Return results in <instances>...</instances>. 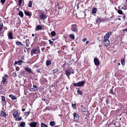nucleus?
<instances>
[{
  "instance_id": "f3484780",
  "label": "nucleus",
  "mask_w": 127,
  "mask_h": 127,
  "mask_svg": "<svg viewBox=\"0 0 127 127\" xmlns=\"http://www.w3.org/2000/svg\"><path fill=\"white\" fill-rule=\"evenodd\" d=\"M18 113V111H15L13 113L12 115L14 117H16Z\"/></svg>"
},
{
  "instance_id": "4468645a",
  "label": "nucleus",
  "mask_w": 127,
  "mask_h": 127,
  "mask_svg": "<svg viewBox=\"0 0 127 127\" xmlns=\"http://www.w3.org/2000/svg\"><path fill=\"white\" fill-rule=\"evenodd\" d=\"M1 100L3 102V103H4L5 104L6 103V101L5 97L3 96H1Z\"/></svg>"
},
{
  "instance_id": "e2e57ef3",
  "label": "nucleus",
  "mask_w": 127,
  "mask_h": 127,
  "mask_svg": "<svg viewBox=\"0 0 127 127\" xmlns=\"http://www.w3.org/2000/svg\"><path fill=\"white\" fill-rule=\"evenodd\" d=\"M34 34H32V36H34Z\"/></svg>"
},
{
  "instance_id": "a211bd4d",
  "label": "nucleus",
  "mask_w": 127,
  "mask_h": 127,
  "mask_svg": "<svg viewBox=\"0 0 127 127\" xmlns=\"http://www.w3.org/2000/svg\"><path fill=\"white\" fill-rule=\"evenodd\" d=\"M25 70L29 73H31L32 72V70L31 69L28 67H26L25 68Z\"/></svg>"
},
{
  "instance_id": "7ed1b4c3",
  "label": "nucleus",
  "mask_w": 127,
  "mask_h": 127,
  "mask_svg": "<svg viewBox=\"0 0 127 127\" xmlns=\"http://www.w3.org/2000/svg\"><path fill=\"white\" fill-rule=\"evenodd\" d=\"M72 72V73H73V72L72 71V70L71 69H67L65 71V74L69 79V76Z\"/></svg>"
},
{
  "instance_id": "c9c22d12",
  "label": "nucleus",
  "mask_w": 127,
  "mask_h": 127,
  "mask_svg": "<svg viewBox=\"0 0 127 127\" xmlns=\"http://www.w3.org/2000/svg\"><path fill=\"white\" fill-rule=\"evenodd\" d=\"M22 0H19V6H21V4L22 2Z\"/></svg>"
},
{
  "instance_id": "1a4fd4ad",
  "label": "nucleus",
  "mask_w": 127,
  "mask_h": 127,
  "mask_svg": "<svg viewBox=\"0 0 127 127\" xmlns=\"http://www.w3.org/2000/svg\"><path fill=\"white\" fill-rule=\"evenodd\" d=\"M37 90V87L35 85L33 86V87L30 89V90L31 92H34Z\"/></svg>"
},
{
  "instance_id": "ddd939ff",
  "label": "nucleus",
  "mask_w": 127,
  "mask_h": 127,
  "mask_svg": "<svg viewBox=\"0 0 127 127\" xmlns=\"http://www.w3.org/2000/svg\"><path fill=\"white\" fill-rule=\"evenodd\" d=\"M84 81H82L81 82H79L78 83V87H80L82 86L84 84Z\"/></svg>"
},
{
  "instance_id": "39448f33",
  "label": "nucleus",
  "mask_w": 127,
  "mask_h": 127,
  "mask_svg": "<svg viewBox=\"0 0 127 127\" xmlns=\"http://www.w3.org/2000/svg\"><path fill=\"white\" fill-rule=\"evenodd\" d=\"M73 114L74 116V120L75 121H78L79 120L78 115L75 112Z\"/></svg>"
},
{
  "instance_id": "2f4dec72",
  "label": "nucleus",
  "mask_w": 127,
  "mask_h": 127,
  "mask_svg": "<svg viewBox=\"0 0 127 127\" xmlns=\"http://www.w3.org/2000/svg\"><path fill=\"white\" fill-rule=\"evenodd\" d=\"M109 37L108 36L107 34H106L104 36V39H109Z\"/></svg>"
},
{
  "instance_id": "13d9d810",
  "label": "nucleus",
  "mask_w": 127,
  "mask_h": 127,
  "mask_svg": "<svg viewBox=\"0 0 127 127\" xmlns=\"http://www.w3.org/2000/svg\"><path fill=\"white\" fill-rule=\"evenodd\" d=\"M89 43V41H86V44H88Z\"/></svg>"
},
{
  "instance_id": "b1692460",
  "label": "nucleus",
  "mask_w": 127,
  "mask_h": 127,
  "mask_svg": "<svg viewBox=\"0 0 127 127\" xmlns=\"http://www.w3.org/2000/svg\"><path fill=\"white\" fill-rule=\"evenodd\" d=\"M50 124L51 126H53L55 125V123L54 122L51 121L50 123Z\"/></svg>"
},
{
  "instance_id": "c03bdc74",
  "label": "nucleus",
  "mask_w": 127,
  "mask_h": 127,
  "mask_svg": "<svg viewBox=\"0 0 127 127\" xmlns=\"http://www.w3.org/2000/svg\"><path fill=\"white\" fill-rule=\"evenodd\" d=\"M98 19H99V18L98 17H97V18L96 19V22L97 23H98L99 24V23H99V20H98Z\"/></svg>"
},
{
  "instance_id": "09e8293b",
  "label": "nucleus",
  "mask_w": 127,
  "mask_h": 127,
  "mask_svg": "<svg viewBox=\"0 0 127 127\" xmlns=\"http://www.w3.org/2000/svg\"><path fill=\"white\" fill-rule=\"evenodd\" d=\"M66 64L65 63L63 65V67H65V66L66 65Z\"/></svg>"
},
{
  "instance_id": "393cba45",
  "label": "nucleus",
  "mask_w": 127,
  "mask_h": 127,
  "mask_svg": "<svg viewBox=\"0 0 127 127\" xmlns=\"http://www.w3.org/2000/svg\"><path fill=\"white\" fill-rule=\"evenodd\" d=\"M121 64L122 65H124L125 64V62L124 59L122 58L121 60Z\"/></svg>"
},
{
  "instance_id": "9b49d317",
  "label": "nucleus",
  "mask_w": 127,
  "mask_h": 127,
  "mask_svg": "<svg viewBox=\"0 0 127 127\" xmlns=\"http://www.w3.org/2000/svg\"><path fill=\"white\" fill-rule=\"evenodd\" d=\"M7 115L6 113L3 111H2L0 113V116L2 117H5Z\"/></svg>"
},
{
  "instance_id": "4d7b16f0",
  "label": "nucleus",
  "mask_w": 127,
  "mask_h": 127,
  "mask_svg": "<svg viewBox=\"0 0 127 127\" xmlns=\"http://www.w3.org/2000/svg\"><path fill=\"white\" fill-rule=\"evenodd\" d=\"M45 49V48L44 47H42L41 49V50H42V51H43Z\"/></svg>"
},
{
  "instance_id": "3c124183",
  "label": "nucleus",
  "mask_w": 127,
  "mask_h": 127,
  "mask_svg": "<svg viewBox=\"0 0 127 127\" xmlns=\"http://www.w3.org/2000/svg\"><path fill=\"white\" fill-rule=\"evenodd\" d=\"M87 40V39L86 38H84L83 39V41L84 42H85V41H86Z\"/></svg>"
},
{
  "instance_id": "603ef678",
  "label": "nucleus",
  "mask_w": 127,
  "mask_h": 127,
  "mask_svg": "<svg viewBox=\"0 0 127 127\" xmlns=\"http://www.w3.org/2000/svg\"><path fill=\"white\" fill-rule=\"evenodd\" d=\"M18 61V62L19 63H21L22 62H23V61H22L21 60H19Z\"/></svg>"
},
{
  "instance_id": "aec40b11",
  "label": "nucleus",
  "mask_w": 127,
  "mask_h": 127,
  "mask_svg": "<svg viewBox=\"0 0 127 127\" xmlns=\"http://www.w3.org/2000/svg\"><path fill=\"white\" fill-rule=\"evenodd\" d=\"M3 26V24L0 21V32L2 31V28Z\"/></svg>"
},
{
  "instance_id": "2eb2a0df",
  "label": "nucleus",
  "mask_w": 127,
  "mask_h": 127,
  "mask_svg": "<svg viewBox=\"0 0 127 127\" xmlns=\"http://www.w3.org/2000/svg\"><path fill=\"white\" fill-rule=\"evenodd\" d=\"M9 96L11 98L12 100H14L16 99V97L13 95H9Z\"/></svg>"
},
{
  "instance_id": "58836bf2",
  "label": "nucleus",
  "mask_w": 127,
  "mask_h": 127,
  "mask_svg": "<svg viewBox=\"0 0 127 127\" xmlns=\"http://www.w3.org/2000/svg\"><path fill=\"white\" fill-rule=\"evenodd\" d=\"M22 118L21 117H18V118H17L16 119V121H20L22 119Z\"/></svg>"
},
{
  "instance_id": "8fccbe9b",
  "label": "nucleus",
  "mask_w": 127,
  "mask_h": 127,
  "mask_svg": "<svg viewBox=\"0 0 127 127\" xmlns=\"http://www.w3.org/2000/svg\"><path fill=\"white\" fill-rule=\"evenodd\" d=\"M36 71L39 72H40V69H37L36 70Z\"/></svg>"
},
{
  "instance_id": "a18cd8bd",
  "label": "nucleus",
  "mask_w": 127,
  "mask_h": 127,
  "mask_svg": "<svg viewBox=\"0 0 127 127\" xmlns=\"http://www.w3.org/2000/svg\"><path fill=\"white\" fill-rule=\"evenodd\" d=\"M29 41L28 39H27L26 40V43H29Z\"/></svg>"
},
{
  "instance_id": "a878e982",
  "label": "nucleus",
  "mask_w": 127,
  "mask_h": 127,
  "mask_svg": "<svg viewBox=\"0 0 127 127\" xmlns=\"http://www.w3.org/2000/svg\"><path fill=\"white\" fill-rule=\"evenodd\" d=\"M41 127H48V126L43 123H41Z\"/></svg>"
},
{
  "instance_id": "20e7f679",
  "label": "nucleus",
  "mask_w": 127,
  "mask_h": 127,
  "mask_svg": "<svg viewBox=\"0 0 127 127\" xmlns=\"http://www.w3.org/2000/svg\"><path fill=\"white\" fill-rule=\"evenodd\" d=\"M103 42L104 45L107 47L109 45L110 42L109 40L108 39H104Z\"/></svg>"
},
{
  "instance_id": "ea45409f",
  "label": "nucleus",
  "mask_w": 127,
  "mask_h": 127,
  "mask_svg": "<svg viewBox=\"0 0 127 127\" xmlns=\"http://www.w3.org/2000/svg\"><path fill=\"white\" fill-rule=\"evenodd\" d=\"M76 104H72V106L73 109H74L75 108Z\"/></svg>"
},
{
  "instance_id": "6e6d98bb",
  "label": "nucleus",
  "mask_w": 127,
  "mask_h": 127,
  "mask_svg": "<svg viewBox=\"0 0 127 127\" xmlns=\"http://www.w3.org/2000/svg\"><path fill=\"white\" fill-rule=\"evenodd\" d=\"M26 46L27 47H28L29 46V43H26Z\"/></svg>"
},
{
  "instance_id": "412c9836",
  "label": "nucleus",
  "mask_w": 127,
  "mask_h": 127,
  "mask_svg": "<svg viewBox=\"0 0 127 127\" xmlns=\"http://www.w3.org/2000/svg\"><path fill=\"white\" fill-rule=\"evenodd\" d=\"M19 15L22 18L23 17V13L22 11H20L18 13Z\"/></svg>"
},
{
  "instance_id": "dca6fc26",
  "label": "nucleus",
  "mask_w": 127,
  "mask_h": 127,
  "mask_svg": "<svg viewBox=\"0 0 127 127\" xmlns=\"http://www.w3.org/2000/svg\"><path fill=\"white\" fill-rule=\"evenodd\" d=\"M8 36V38L10 39H12L13 38L12 33L11 32L9 33Z\"/></svg>"
},
{
  "instance_id": "c85d7f7f",
  "label": "nucleus",
  "mask_w": 127,
  "mask_h": 127,
  "mask_svg": "<svg viewBox=\"0 0 127 127\" xmlns=\"http://www.w3.org/2000/svg\"><path fill=\"white\" fill-rule=\"evenodd\" d=\"M25 125V123L24 122H22L20 124V125L22 127H24Z\"/></svg>"
},
{
  "instance_id": "9d476101",
  "label": "nucleus",
  "mask_w": 127,
  "mask_h": 127,
  "mask_svg": "<svg viewBox=\"0 0 127 127\" xmlns=\"http://www.w3.org/2000/svg\"><path fill=\"white\" fill-rule=\"evenodd\" d=\"M95 64L96 65H98L99 64V62L98 59L96 58H95L94 60Z\"/></svg>"
},
{
  "instance_id": "4be33fe9",
  "label": "nucleus",
  "mask_w": 127,
  "mask_h": 127,
  "mask_svg": "<svg viewBox=\"0 0 127 127\" xmlns=\"http://www.w3.org/2000/svg\"><path fill=\"white\" fill-rule=\"evenodd\" d=\"M51 64V60H47L46 65L47 66H49Z\"/></svg>"
},
{
  "instance_id": "69168bd1",
  "label": "nucleus",
  "mask_w": 127,
  "mask_h": 127,
  "mask_svg": "<svg viewBox=\"0 0 127 127\" xmlns=\"http://www.w3.org/2000/svg\"><path fill=\"white\" fill-rule=\"evenodd\" d=\"M118 19L119 20H121V19L120 18H118Z\"/></svg>"
},
{
  "instance_id": "4c0bfd02",
  "label": "nucleus",
  "mask_w": 127,
  "mask_h": 127,
  "mask_svg": "<svg viewBox=\"0 0 127 127\" xmlns=\"http://www.w3.org/2000/svg\"><path fill=\"white\" fill-rule=\"evenodd\" d=\"M110 93L111 94H114V93L113 92V90L112 88L110 90Z\"/></svg>"
},
{
  "instance_id": "37998d69",
  "label": "nucleus",
  "mask_w": 127,
  "mask_h": 127,
  "mask_svg": "<svg viewBox=\"0 0 127 127\" xmlns=\"http://www.w3.org/2000/svg\"><path fill=\"white\" fill-rule=\"evenodd\" d=\"M6 0H1L0 2L2 3H5Z\"/></svg>"
},
{
  "instance_id": "5701e85b",
  "label": "nucleus",
  "mask_w": 127,
  "mask_h": 127,
  "mask_svg": "<svg viewBox=\"0 0 127 127\" xmlns=\"http://www.w3.org/2000/svg\"><path fill=\"white\" fill-rule=\"evenodd\" d=\"M51 35L53 36H54L56 35V33L55 31H53L51 33Z\"/></svg>"
},
{
  "instance_id": "774afa93",
  "label": "nucleus",
  "mask_w": 127,
  "mask_h": 127,
  "mask_svg": "<svg viewBox=\"0 0 127 127\" xmlns=\"http://www.w3.org/2000/svg\"><path fill=\"white\" fill-rule=\"evenodd\" d=\"M66 89H67V90H68V88L67 87H66Z\"/></svg>"
},
{
  "instance_id": "680f3d73",
  "label": "nucleus",
  "mask_w": 127,
  "mask_h": 127,
  "mask_svg": "<svg viewBox=\"0 0 127 127\" xmlns=\"http://www.w3.org/2000/svg\"><path fill=\"white\" fill-rule=\"evenodd\" d=\"M37 38V37H35V38H34V41H36L35 40L36 39V38Z\"/></svg>"
},
{
  "instance_id": "6e6552de",
  "label": "nucleus",
  "mask_w": 127,
  "mask_h": 127,
  "mask_svg": "<svg viewBox=\"0 0 127 127\" xmlns=\"http://www.w3.org/2000/svg\"><path fill=\"white\" fill-rule=\"evenodd\" d=\"M41 20H43L45 19L47 16L45 15V14L44 13L41 14L39 16Z\"/></svg>"
},
{
  "instance_id": "f257e3e1",
  "label": "nucleus",
  "mask_w": 127,
  "mask_h": 127,
  "mask_svg": "<svg viewBox=\"0 0 127 127\" xmlns=\"http://www.w3.org/2000/svg\"><path fill=\"white\" fill-rule=\"evenodd\" d=\"M8 77V76L7 74H5L4 76L2 77V80L1 82V85L0 86V88H3L2 85L6 84L7 83L8 81L7 80Z\"/></svg>"
},
{
  "instance_id": "6ab92c4d",
  "label": "nucleus",
  "mask_w": 127,
  "mask_h": 127,
  "mask_svg": "<svg viewBox=\"0 0 127 127\" xmlns=\"http://www.w3.org/2000/svg\"><path fill=\"white\" fill-rule=\"evenodd\" d=\"M25 13L26 15L28 16H31L32 15V14L29 11H25Z\"/></svg>"
},
{
  "instance_id": "e433bc0d",
  "label": "nucleus",
  "mask_w": 127,
  "mask_h": 127,
  "mask_svg": "<svg viewBox=\"0 0 127 127\" xmlns=\"http://www.w3.org/2000/svg\"><path fill=\"white\" fill-rule=\"evenodd\" d=\"M112 32H109L107 33H106L107 35L109 37L112 34Z\"/></svg>"
},
{
  "instance_id": "f704fd0d",
  "label": "nucleus",
  "mask_w": 127,
  "mask_h": 127,
  "mask_svg": "<svg viewBox=\"0 0 127 127\" xmlns=\"http://www.w3.org/2000/svg\"><path fill=\"white\" fill-rule=\"evenodd\" d=\"M30 113V112H25V115L27 117V116Z\"/></svg>"
},
{
  "instance_id": "473e14b6",
  "label": "nucleus",
  "mask_w": 127,
  "mask_h": 127,
  "mask_svg": "<svg viewBox=\"0 0 127 127\" xmlns=\"http://www.w3.org/2000/svg\"><path fill=\"white\" fill-rule=\"evenodd\" d=\"M32 2L31 1H30L29 2L28 6L29 7H31L32 6Z\"/></svg>"
},
{
  "instance_id": "f03ea898",
  "label": "nucleus",
  "mask_w": 127,
  "mask_h": 127,
  "mask_svg": "<svg viewBox=\"0 0 127 127\" xmlns=\"http://www.w3.org/2000/svg\"><path fill=\"white\" fill-rule=\"evenodd\" d=\"M70 30L72 31L76 32L77 34V26L76 24L72 25L70 28Z\"/></svg>"
},
{
  "instance_id": "79ce46f5",
  "label": "nucleus",
  "mask_w": 127,
  "mask_h": 127,
  "mask_svg": "<svg viewBox=\"0 0 127 127\" xmlns=\"http://www.w3.org/2000/svg\"><path fill=\"white\" fill-rule=\"evenodd\" d=\"M49 43L50 44H53V41H51V40H49Z\"/></svg>"
},
{
  "instance_id": "052dcab7",
  "label": "nucleus",
  "mask_w": 127,
  "mask_h": 127,
  "mask_svg": "<svg viewBox=\"0 0 127 127\" xmlns=\"http://www.w3.org/2000/svg\"><path fill=\"white\" fill-rule=\"evenodd\" d=\"M22 111H24L25 110V109H22Z\"/></svg>"
},
{
  "instance_id": "338daca9",
  "label": "nucleus",
  "mask_w": 127,
  "mask_h": 127,
  "mask_svg": "<svg viewBox=\"0 0 127 127\" xmlns=\"http://www.w3.org/2000/svg\"><path fill=\"white\" fill-rule=\"evenodd\" d=\"M52 40H53V41H54L55 40V39L54 38H52Z\"/></svg>"
},
{
  "instance_id": "a19ab883",
  "label": "nucleus",
  "mask_w": 127,
  "mask_h": 127,
  "mask_svg": "<svg viewBox=\"0 0 127 127\" xmlns=\"http://www.w3.org/2000/svg\"><path fill=\"white\" fill-rule=\"evenodd\" d=\"M58 70L57 69H55L53 70V73H55L58 72Z\"/></svg>"
},
{
  "instance_id": "0eeeda50",
  "label": "nucleus",
  "mask_w": 127,
  "mask_h": 127,
  "mask_svg": "<svg viewBox=\"0 0 127 127\" xmlns=\"http://www.w3.org/2000/svg\"><path fill=\"white\" fill-rule=\"evenodd\" d=\"M31 51L33 53H39L40 52V50L38 48L32 49Z\"/></svg>"
},
{
  "instance_id": "5fc2aeb1",
  "label": "nucleus",
  "mask_w": 127,
  "mask_h": 127,
  "mask_svg": "<svg viewBox=\"0 0 127 127\" xmlns=\"http://www.w3.org/2000/svg\"><path fill=\"white\" fill-rule=\"evenodd\" d=\"M18 63H19L18 62H18L15 61L14 64V65H15L16 64H18Z\"/></svg>"
},
{
  "instance_id": "0e129e2a",
  "label": "nucleus",
  "mask_w": 127,
  "mask_h": 127,
  "mask_svg": "<svg viewBox=\"0 0 127 127\" xmlns=\"http://www.w3.org/2000/svg\"><path fill=\"white\" fill-rule=\"evenodd\" d=\"M17 10H18V11H19V10H20V9H19V8H17Z\"/></svg>"
},
{
  "instance_id": "72a5a7b5",
  "label": "nucleus",
  "mask_w": 127,
  "mask_h": 127,
  "mask_svg": "<svg viewBox=\"0 0 127 127\" xmlns=\"http://www.w3.org/2000/svg\"><path fill=\"white\" fill-rule=\"evenodd\" d=\"M77 93L78 94L80 95H81L82 94V92L80 90H78L77 91Z\"/></svg>"
},
{
  "instance_id": "bb28decb",
  "label": "nucleus",
  "mask_w": 127,
  "mask_h": 127,
  "mask_svg": "<svg viewBox=\"0 0 127 127\" xmlns=\"http://www.w3.org/2000/svg\"><path fill=\"white\" fill-rule=\"evenodd\" d=\"M96 8H94L93 9L92 12L94 14H95L96 12Z\"/></svg>"
},
{
  "instance_id": "49530a36",
  "label": "nucleus",
  "mask_w": 127,
  "mask_h": 127,
  "mask_svg": "<svg viewBox=\"0 0 127 127\" xmlns=\"http://www.w3.org/2000/svg\"><path fill=\"white\" fill-rule=\"evenodd\" d=\"M73 85L75 86H78V83H74L73 84Z\"/></svg>"
},
{
  "instance_id": "423d86ee",
  "label": "nucleus",
  "mask_w": 127,
  "mask_h": 127,
  "mask_svg": "<svg viewBox=\"0 0 127 127\" xmlns=\"http://www.w3.org/2000/svg\"><path fill=\"white\" fill-rule=\"evenodd\" d=\"M37 123V122H32L29 124L31 127H36Z\"/></svg>"
},
{
  "instance_id": "864d4df0",
  "label": "nucleus",
  "mask_w": 127,
  "mask_h": 127,
  "mask_svg": "<svg viewBox=\"0 0 127 127\" xmlns=\"http://www.w3.org/2000/svg\"><path fill=\"white\" fill-rule=\"evenodd\" d=\"M19 67H17L16 68V70H17V71H18L19 70Z\"/></svg>"
},
{
  "instance_id": "f8f14e48",
  "label": "nucleus",
  "mask_w": 127,
  "mask_h": 127,
  "mask_svg": "<svg viewBox=\"0 0 127 127\" xmlns=\"http://www.w3.org/2000/svg\"><path fill=\"white\" fill-rule=\"evenodd\" d=\"M42 28L40 25H38L36 27L35 30L36 31H38L41 30Z\"/></svg>"
},
{
  "instance_id": "cd10ccee",
  "label": "nucleus",
  "mask_w": 127,
  "mask_h": 127,
  "mask_svg": "<svg viewBox=\"0 0 127 127\" xmlns=\"http://www.w3.org/2000/svg\"><path fill=\"white\" fill-rule=\"evenodd\" d=\"M69 36L72 39L74 40V39L75 37L74 35L73 34H70L69 35Z\"/></svg>"
},
{
  "instance_id": "bf43d9fd",
  "label": "nucleus",
  "mask_w": 127,
  "mask_h": 127,
  "mask_svg": "<svg viewBox=\"0 0 127 127\" xmlns=\"http://www.w3.org/2000/svg\"><path fill=\"white\" fill-rule=\"evenodd\" d=\"M123 31H127V29H126L125 30H123Z\"/></svg>"
},
{
  "instance_id": "de8ad7c7",
  "label": "nucleus",
  "mask_w": 127,
  "mask_h": 127,
  "mask_svg": "<svg viewBox=\"0 0 127 127\" xmlns=\"http://www.w3.org/2000/svg\"><path fill=\"white\" fill-rule=\"evenodd\" d=\"M99 23L102 20V19L101 18H99Z\"/></svg>"
},
{
  "instance_id": "7c9ffc66",
  "label": "nucleus",
  "mask_w": 127,
  "mask_h": 127,
  "mask_svg": "<svg viewBox=\"0 0 127 127\" xmlns=\"http://www.w3.org/2000/svg\"><path fill=\"white\" fill-rule=\"evenodd\" d=\"M117 11L118 13L120 14L123 15V14H124L123 12V11L121 10H119Z\"/></svg>"
},
{
  "instance_id": "c756f323",
  "label": "nucleus",
  "mask_w": 127,
  "mask_h": 127,
  "mask_svg": "<svg viewBox=\"0 0 127 127\" xmlns=\"http://www.w3.org/2000/svg\"><path fill=\"white\" fill-rule=\"evenodd\" d=\"M16 44L18 45H23L21 42L20 41H17L16 42Z\"/></svg>"
}]
</instances>
